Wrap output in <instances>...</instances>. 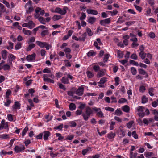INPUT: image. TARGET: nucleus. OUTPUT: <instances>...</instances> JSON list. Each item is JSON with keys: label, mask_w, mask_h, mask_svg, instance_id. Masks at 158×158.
<instances>
[{"label": "nucleus", "mask_w": 158, "mask_h": 158, "mask_svg": "<svg viewBox=\"0 0 158 158\" xmlns=\"http://www.w3.org/2000/svg\"><path fill=\"white\" fill-rule=\"evenodd\" d=\"M93 111L90 107L89 106H87L85 109L86 114L84 113L82 114L84 119L85 121L88 120L90 115L93 113Z\"/></svg>", "instance_id": "f257e3e1"}, {"label": "nucleus", "mask_w": 158, "mask_h": 158, "mask_svg": "<svg viewBox=\"0 0 158 158\" xmlns=\"http://www.w3.org/2000/svg\"><path fill=\"white\" fill-rule=\"evenodd\" d=\"M67 9L68 8L66 7H64L63 10L58 7L56 8L55 12L61 15H64L66 13L67 10Z\"/></svg>", "instance_id": "f03ea898"}, {"label": "nucleus", "mask_w": 158, "mask_h": 158, "mask_svg": "<svg viewBox=\"0 0 158 158\" xmlns=\"http://www.w3.org/2000/svg\"><path fill=\"white\" fill-rule=\"evenodd\" d=\"M15 151L17 152H19L25 149L23 145H21L19 146H16L14 148Z\"/></svg>", "instance_id": "7ed1b4c3"}, {"label": "nucleus", "mask_w": 158, "mask_h": 158, "mask_svg": "<svg viewBox=\"0 0 158 158\" xmlns=\"http://www.w3.org/2000/svg\"><path fill=\"white\" fill-rule=\"evenodd\" d=\"M111 21L110 18L106 19L104 20H101L100 22V24L102 26H106V24H109Z\"/></svg>", "instance_id": "20e7f679"}, {"label": "nucleus", "mask_w": 158, "mask_h": 158, "mask_svg": "<svg viewBox=\"0 0 158 158\" xmlns=\"http://www.w3.org/2000/svg\"><path fill=\"white\" fill-rule=\"evenodd\" d=\"M84 90L83 87H80L77 89L76 90L75 93L78 96H81L83 94Z\"/></svg>", "instance_id": "39448f33"}, {"label": "nucleus", "mask_w": 158, "mask_h": 158, "mask_svg": "<svg viewBox=\"0 0 158 158\" xmlns=\"http://www.w3.org/2000/svg\"><path fill=\"white\" fill-rule=\"evenodd\" d=\"M43 139L44 140H46L48 139V138L50 135V132L48 131H44L43 133Z\"/></svg>", "instance_id": "423d86ee"}, {"label": "nucleus", "mask_w": 158, "mask_h": 158, "mask_svg": "<svg viewBox=\"0 0 158 158\" xmlns=\"http://www.w3.org/2000/svg\"><path fill=\"white\" fill-rule=\"evenodd\" d=\"M35 56L36 55L35 53L28 55L26 57V59L28 61L33 60H35Z\"/></svg>", "instance_id": "0eeeda50"}, {"label": "nucleus", "mask_w": 158, "mask_h": 158, "mask_svg": "<svg viewBox=\"0 0 158 158\" xmlns=\"http://www.w3.org/2000/svg\"><path fill=\"white\" fill-rule=\"evenodd\" d=\"M86 11L87 13L89 14L96 15L98 14V11L95 10L88 9Z\"/></svg>", "instance_id": "6e6552de"}, {"label": "nucleus", "mask_w": 158, "mask_h": 158, "mask_svg": "<svg viewBox=\"0 0 158 158\" xmlns=\"http://www.w3.org/2000/svg\"><path fill=\"white\" fill-rule=\"evenodd\" d=\"M106 70L105 69H102L99 71L97 75L98 77H102L105 75V72Z\"/></svg>", "instance_id": "1a4fd4ad"}, {"label": "nucleus", "mask_w": 158, "mask_h": 158, "mask_svg": "<svg viewBox=\"0 0 158 158\" xmlns=\"http://www.w3.org/2000/svg\"><path fill=\"white\" fill-rule=\"evenodd\" d=\"M46 43L45 42H42L38 41L36 42L37 44L41 48L44 47Z\"/></svg>", "instance_id": "9d476101"}, {"label": "nucleus", "mask_w": 158, "mask_h": 158, "mask_svg": "<svg viewBox=\"0 0 158 158\" xmlns=\"http://www.w3.org/2000/svg\"><path fill=\"white\" fill-rule=\"evenodd\" d=\"M139 73L140 74L145 75H146L145 77H147L148 76V74L145 71L142 69H138Z\"/></svg>", "instance_id": "9b49d317"}, {"label": "nucleus", "mask_w": 158, "mask_h": 158, "mask_svg": "<svg viewBox=\"0 0 158 158\" xmlns=\"http://www.w3.org/2000/svg\"><path fill=\"white\" fill-rule=\"evenodd\" d=\"M61 82L64 84H68L69 81L68 78L65 76L63 77L61 79Z\"/></svg>", "instance_id": "f8f14e48"}, {"label": "nucleus", "mask_w": 158, "mask_h": 158, "mask_svg": "<svg viewBox=\"0 0 158 158\" xmlns=\"http://www.w3.org/2000/svg\"><path fill=\"white\" fill-rule=\"evenodd\" d=\"M7 52L6 50H2L1 52L2 56V58L4 59H6L7 58Z\"/></svg>", "instance_id": "ddd939ff"}, {"label": "nucleus", "mask_w": 158, "mask_h": 158, "mask_svg": "<svg viewBox=\"0 0 158 158\" xmlns=\"http://www.w3.org/2000/svg\"><path fill=\"white\" fill-rule=\"evenodd\" d=\"M96 19L94 17H90L88 19V22L91 24H93L96 21Z\"/></svg>", "instance_id": "4468645a"}, {"label": "nucleus", "mask_w": 158, "mask_h": 158, "mask_svg": "<svg viewBox=\"0 0 158 158\" xmlns=\"http://www.w3.org/2000/svg\"><path fill=\"white\" fill-rule=\"evenodd\" d=\"M72 90H73V91H68L67 94L69 95L72 96L73 97V94L75 93L76 89L75 88H73L72 89Z\"/></svg>", "instance_id": "2eb2a0df"}, {"label": "nucleus", "mask_w": 158, "mask_h": 158, "mask_svg": "<svg viewBox=\"0 0 158 158\" xmlns=\"http://www.w3.org/2000/svg\"><path fill=\"white\" fill-rule=\"evenodd\" d=\"M122 110L123 111L126 113H128L129 111L130 107L127 105H125L122 107Z\"/></svg>", "instance_id": "dca6fc26"}, {"label": "nucleus", "mask_w": 158, "mask_h": 158, "mask_svg": "<svg viewBox=\"0 0 158 158\" xmlns=\"http://www.w3.org/2000/svg\"><path fill=\"white\" fill-rule=\"evenodd\" d=\"M48 34V29L43 30L41 33V35L42 37H44L46 35Z\"/></svg>", "instance_id": "f3484780"}, {"label": "nucleus", "mask_w": 158, "mask_h": 158, "mask_svg": "<svg viewBox=\"0 0 158 158\" xmlns=\"http://www.w3.org/2000/svg\"><path fill=\"white\" fill-rule=\"evenodd\" d=\"M23 32L25 35H30L31 33V31L26 30L25 28H23Z\"/></svg>", "instance_id": "a211bd4d"}, {"label": "nucleus", "mask_w": 158, "mask_h": 158, "mask_svg": "<svg viewBox=\"0 0 158 158\" xmlns=\"http://www.w3.org/2000/svg\"><path fill=\"white\" fill-rule=\"evenodd\" d=\"M39 21L41 23L43 24H46V20L45 19L42 17L40 16V17L38 19Z\"/></svg>", "instance_id": "6ab92c4d"}, {"label": "nucleus", "mask_w": 158, "mask_h": 158, "mask_svg": "<svg viewBox=\"0 0 158 158\" xmlns=\"http://www.w3.org/2000/svg\"><path fill=\"white\" fill-rule=\"evenodd\" d=\"M145 155L147 158H149L151 156H154V154L153 152H145Z\"/></svg>", "instance_id": "aec40b11"}, {"label": "nucleus", "mask_w": 158, "mask_h": 158, "mask_svg": "<svg viewBox=\"0 0 158 158\" xmlns=\"http://www.w3.org/2000/svg\"><path fill=\"white\" fill-rule=\"evenodd\" d=\"M35 45L34 44H29L28 47L27 48L26 50L27 51H30L32 48L35 47Z\"/></svg>", "instance_id": "412c9836"}, {"label": "nucleus", "mask_w": 158, "mask_h": 158, "mask_svg": "<svg viewBox=\"0 0 158 158\" xmlns=\"http://www.w3.org/2000/svg\"><path fill=\"white\" fill-rule=\"evenodd\" d=\"M76 105L75 104L71 103L70 104L69 106V109L71 110H73L76 109Z\"/></svg>", "instance_id": "4be33fe9"}, {"label": "nucleus", "mask_w": 158, "mask_h": 158, "mask_svg": "<svg viewBox=\"0 0 158 158\" xmlns=\"http://www.w3.org/2000/svg\"><path fill=\"white\" fill-rule=\"evenodd\" d=\"M44 80L45 82H50V79L48 78L47 74H44L43 75Z\"/></svg>", "instance_id": "5701e85b"}, {"label": "nucleus", "mask_w": 158, "mask_h": 158, "mask_svg": "<svg viewBox=\"0 0 158 158\" xmlns=\"http://www.w3.org/2000/svg\"><path fill=\"white\" fill-rule=\"evenodd\" d=\"M116 135L115 133H113L112 132H110L108 135L107 137L109 139H111L114 137Z\"/></svg>", "instance_id": "b1692460"}, {"label": "nucleus", "mask_w": 158, "mask_h": 158, "mask_svg": "<svg viewBox=\"0 0 158 158\" xmlns=\"http://www.w3.org/2000/svg\"><path fill=\"white\" fill-rule=\"evenodd\" d=\"M61 15H54L52 17V19L53 21H55L59 20L60 19H61Z\"/></svg>", "instance_id": "393cba45"}, {"label": "nucleus", "mask_w": 158, "mask_h": 158, "mask_svg": "<svg viewBox=\"0 0 158 158\" xmlns=\"http://www.w3.org/2000/svg\"><path fill=\"white\" fill-rule=\"evenodd\" d=\"M82 37H79V40L82 41H84L85 40V39L86 36V32H85L82 35Z\"/></svg>", "instance_id": "a878e982"}, {"label": "nucleus", "mask_w": 158, "mask_h": 158, "mask_svg": "<svg viewBox=\"0 0 158 158\" xmlns=\"http://www.w3.org/2000/svg\"><path fill=\"white\" fill-rule=\"evenodd\" d=\"M20 104L18 102H15V104L13 108L16 109H19L20 108Z\"/></svg>", "instance_id": "bb28decb"}, {"label": "nucleus", "mask_w": 158, "mask_h": 158, "mask_svg": "<svg viewBox=\"0 0 158 158\" xmlns=\"http://www.w3.org/2000/svg\"><path fill=\"white\" fill-rule=\"evenodd\" d=\"M11 94V91L9 89H8L6 93V98L8 99L9 98V95H10Z\"/></svg>", "instance_id": "cd10ccee"}, {"label": "nucleus", "mask_w": 158, "mask_h": 158, "mask_svg": "<svg viewBox=\"0 0 158 158\" xmlns=\"http://www.w3.org/2000/svg\"><path fill=\"white\" fill-rule=\"evenodd\" d=\"M134 123V121H131L127 123L126 126L128 128H130Z\"/></svg>", "instance_id": "c85d7f7f"}, {"label": "nucleus", "mask_w": 158, "mask_h": 158, "mask_svg": "<svg viewBox=\"0 0 158 158\" xmlns=\"http://www.w3.org/2000/svg\"><path fill=\"white\" fill-rule=\"evenodd\" d=\"M146 55V54L144 52H139V56L142 59H144L145 58Z\"/></svg>", "instance_id": "c756f323"}, {"label": "nucleus", "mask_w": 158, "mask_h": 158, "mask_svg": "<svg viewBox=\"0 0 158 158\" xmlns=\"http://www.w3.org/2000/svg\"><path fill=\"white\" fill-rule=\"evenodd\" d=\"M86 73L89 78H91L94 76V75L90 71H87Z\"/></svg>", "instance_id": "7c9ffc66"}, {"label": "nucleus", "mask_w": 158, "mask_h": 158, "mask_svg": "<svg viewBox=\"0 0 158 158\" xmlns=\"http://www.w3.org/2000/svg\"><path fill=\"white\" fill-rule=\"evenodd\" d=\"M131 72L133 75H135L136 74L137 71L135 68L132 67L131 68Z\"/></svg>", "instance_id": "2f4dec72"}, {"label": "nucleus", "mask_w": 158, "mask_h": 158, "mask_svg": "<svg viewBox=\"0 0 158 158\" xmlns=\"http://www.w3.org/2000/svg\"><path fill=\"white\" fill-rule=\"evenodd\" d=\"M148 98L146 97L145 96H143L142 98V103H145L148 101Z\"/></svg>", "instance_id": "473e14b6"}, {"label": "nucleus", "mask_w": 158, "mask_h": 158, "mask_svg": "<svg viewBox=\"0 0 158 158\" xmlns=\"http://www.w3.org/2000/svg\"><path fill=\"white\" fill-rule=\"evenodd\" d=\"M117 54L118 57L120 58H122L123 56V52L119 50L117 51Z\"/></svg>", "instance_id": "72a5a7b5"}, {"label": "nucleus", "mask_w": 158, "mask_h": 158, "mask_svg": "<svg viewBox=\"0 0 158 158\" xmlns=\"http://www.w3.org/2000/svg\"><path fill=\"white\" fill-rule=\"evenodd\" d=\"M86 32L87 33L88 35L89 36H91L93 35V33L90 28H87L86 29Z\"/></svg>", "instance_id": "f704fd0d"}, {"label": "nucleus", "mask_w": 158, "mask_h": 158, "mask_svg": "<svg viewBox=\"0 0 158 158\" xmlns=\"http://www.w3.org/2000/svg\"><path fill=\"white\" fill-rule=\"evenodd\" d=\"M95 54V53L93 51H89L87 53V56L88 57L93 56Z\"/></svg>", "instance_id": "c9c22d12"}, {"label": "nucleus", "mask_w": 158, "mask_h": 158, "mask_svg": "<svg viewBox=\"0 0 158 158\" xmlns=\"http://www.w3.org/2000/svg\"><path fill=\"white\" fill-rule=\"evenodd\" d=\"M28 24H29L28 27L30 29H31L33 27L35 26V24L31 21H29Z\"/></svg>", "instance_id": "e433bc0d"}, {"label": "nucleus", "mask_w": 158, "mask_h": 158, "mask_svg": "<svg viewBox=\"0 0 158 158\" xmlns=\"http://www.w3.org/2000/svg\"><path fill=\"white\" fill-rule=\"evenodd\" d=\"M22 44L20 43H17L15 45V49L16 50H18L21 47Z\"/></svg>", "instance_id": "4c0bfd02"}, {"label": "nucleus", "mask_w": 158, "mask_h": 158, "mask_svg": "<svg viewBox=\"0 0 158 158\" xmlns=\"http://www.w3.org/2000/svg\"><path fill=\"white\" fill-rule=\"evenodd\" d=\"M28 127H26L23 130L22 133V136L23 137L26 134V133L27 132V131H28Z\"/></svg>", "instance_id": "58836bf2"}, {"label": "nucleus", "mask_w": 158, "mask_h": 158, "mask_svg": "<svg viewBox=\"0 0 158 158\" xmlns=\"http://www.w3.org/2000/svg\"><path fill=\"white\" fill-rule=\"evenodd\" d=\"M28 9L26 10V13L27 14L31 13L34 10V9L33 7L31 6H29L28 7Z\"/></svg>", "instance_id": "ea45409f"}, {"label": "nucleus", "mask_w": 158, "mask_h": 158, "mask_svg": "<svg viewBox=\"0 0 158 158\" xmlns=\"http://www.w3.org/2000/svg\"><path fill=\"white\" fill-rule=\"evenodd\" d=\"M115 114L117 115H120L122 114V112L120 110L117 109L115 112Z\"/></svg>", "instance_id": "a19ab883"}, {"label": "nucleus", "mask_w": 158, "mask_h": 158, "mask_svg": "<svg viewBox=\"0 0 158 158\" xmlns=\"http://www.w3.org/2000/svg\"><path fill=\"white\" fill-rule=\"evenodd\" d=\"M56 136L58 137V139L59 140H61L64 139V137L62 136L59 133H56Z\"/></svg>", "instance_id": "79ce46f5"}, {"label": "nucleus", "mask_w": 158, "mask_h": 158, "mask_svg": "<svg viewBox=\"0 0 158 158\" xmlns=\"http://www.w3.org/2000/svg\"><path fill=\"white\" fill-rule=\"evenodd\" d=\"M109 55L108 54H106L104 56L103 61L104 63L107 61L108 59L109 58Z\"/></svg>", "instance_id": "37998d69"}, {"label": "nucleus", "mask_w": 158, "mask_h": 158, "mask_svg": "<svg viewBox=\"0 0 158 158\" xmlns=\"http://www.w3.org/2000/svg\"><path fill=\"white\" fill-rule=\"evenodd\" d=\"M7 127L8 125L7 123L5 124H1V125L0 126V130H2L3 128H6Z\"/></svg>", "instance_id": "c03bdc74"}, {"label": "nucleus", "mask_w": 158, "mask_h": 158, "mask_svg": "<svg viewBox=\"0 0 158 158\" xmlns=\"http://www.w3.org/2000/svg\"><path fill=\"white\" fill-rule=\"evenodd\" d=\"M106 81V78L105 77L102 78L101 79L99 83L100 84H103Z\"/></svg>", "instance_id": "a18cd8bd"}, {"label": "nucleus", "mask_w": 158, "mask_h": 158, "mask_svg": "<svg viewBox=\"0 0 158 158\" xmlns=\"http://www.w3.org/2000/svg\"><path fill=\"white\" fill-rule=\"evenodd\" d=\"M127 101V99L125 98H120L118 101L119 103H123Z\"/></svg>", "instance_id": "49530a36"}, {"label": "nucleus", "mask_w": 158, "mask_h": 158, "mask_svg": "<svg viewBox=\"0 0 158 158\" xmlns=\"http://www.w3.org/2000/svg\"><path fill=\"white\" fill-rule=\"evenodd\" d=\"M90 149V148H88L86 149L83 150L82 152V154L83 155H85Z\"/></svg>", "instance_id": "de8ad7c7"}, {"label": "nucleus", "mask_w": 158, "mask_h": 158, "mask_svg": "<svg viewBox=\"0 0 158 158\" xmlns=\"http://www.w3.org/2000/svg\"><path fill=\"white\" fill-rule=\"evenodd\" d=\"M125 21L123 19L122 17L120 16L118 18V20L117 21L116 23L121 24L123 22Z\"/></svg>", "instance_id": "09e8293b"}, {"label": "nucleus", "mask_w": 158, "mask_h": 158, "mask_svg": "<svg viewBox=\"0 0 158 158\" xmlns=\"http://www.w3.org/2000/svg\"><path fill=\"white\" fill-rule=\"evenodd\" d=\"M58 85L59 87L60 88L64 90H66V89L65 88L64 85L63 84L60 83H58Z\"/></svg>", "instance_id": "8fccbe9b"}, {"label": "nucleus", "mask_w": 158, "mask_h": 158, "mask_svg": "<svg viewBox=\"0 0 158 158\" xmlns=\"http://www.w3.org/2000/svg\"><path fill=\"white\" fill-rule=\"evenodd\" d=\"M3 68L4 70H8L10 69V66L7 64H5L3 66Z\"/></svg>", "instance_id": "3c124183"}, {"label": "nucleus", "mask_w": 158, "mask_h": 158, "mask_svg": "<svg viewBox=\"0 0 158 158\" xmlns=\"http://www.w3.org/2000/svg\"><path fill=\"white\" fill-rule=\"evenodd\" d=\"M132 135H133V137L135 139H138V135L136 134L135 131H134L132 132Z\"/></svg>", "instance_id": "603ef678"}, {"label": "nucleus", "mask_w": 158, "mask_h": 158, "mask_svg": "<svg viewBox=\"0 0 158 158\" xmlns=\"http://www.w3.org/2000/svg\"><path fill=\"white\" fill-rule=\"evenodd\" d=\"M8 135L7 134H2L0 135V138L4 139L8 138Z\"/></svg>", "instance_id": "864d4df0"}, {"label": "nucleus", "mask_w": 158, "mask_h": 158, "mask_svg": "<svg viewBox=\"0 0 158 158\" xmlns=\"http://www.w3.org/2000/svg\"><path fill=\"white\" fill-rule=\"evenodd\" d=\"M81 15V16L80 18V20H82L84 19L86 17L85 13H82Z\"/></svg>", "instance_id": "5fc2aeb1"}, {"label": "nucleus", "mask_w": 158, "mask_h": 158, "mask_svg": "<svg viewBox=\"0 0 158 158\" xmlns=\"http://www.w3.org/2000/svg\"><path fill=\"white\" fill-rule=\"evenodd\" d=\"M129 62L130 64H132L136 66H138L139 65L138 62H137L133 60H130Z\"/></svg>", "instance_id": "6e6d98bb"}, {"label": "nucleus", "mask_w": 158, "mask_h": 158, "mask_svg": "<svg viewBox=\"0 0 158 158\" xmlns=\"http://www.w3.org/2000/svg\"><path fill=\"white\" fill-rule=\"evenodd\" d=\"M86 104H83L82 103H81L79 106V108L81 110H82L84 108Z\"/></svg>", "instance_id": "4d7b16f0"}, {"label": "nucleus", "mask_w": 158, "mask_h": 158, "mask_svg": "<svg viewBox=\"0 0 158 158\" xmlns=\"http://www.w3.org/2000/svg\"><path fill=\"white\" fill-rule=\"evenodd\" d=\"M153 89L152 88H150L148 89V92L151 96H153L154 94L152 93Z\"/></svg>", "instance_id": "13d9d810"}, {"label": "nucleus", "mask_w": 158, "mask_h": 158, "mask_svg": "<svg viewBox=\"0 0 158 158\" xmlns=\"http://www.w3.org/2000/svg\"><path fill=\"white\" fill-rule=\"evenodd\" d=\"M138 56L135 53H133L132 54L131 56V58L134 60H137V59Z\"/></svg>", "instance_id": "bf43d9fd"}, {"label": "nucleus", "mask_w": 158, "mask_h": 158, "mask_svg": "<svg viewBox=\"0 0 158 158\" xmlns=\"http://www.w3.org/2000/svg\"><path fill=\"white\" fill-rule=\"evenodd\" d=\"M105 110H106L109 111L111 112H113L114 110V108L109 107H105Z\"/></svg>", "instance_id": "052dcab7"}, {"label": "nucleus", "mask_w": 158, "mask_h": 158, "mask_svg": "<svg viewBox=\"0 0 158 158\" xmlns=\"http://www.w3.org/2000/svg\"><path fill=\"white\" fill-rule=\"evenodd\" d=\"M115 84L116 85H118L119 84V78L118 77H116L115 79Z\"/></svg>", "instance_id": "680f3d73"}, {"label": "nucleus", "mask_w": 158, "mask_h": 158, "mask_svg": "<svg viewBox=\"0 0 158 158\" xmlns=\"http://www.w3.org/2000/svg\"><path fill=\"white\" fill-rule=\"evenodd\" d=\"M139 90L140 92L142 93L145 90V87L143 85H142L140 86L139 88Z\"/></svg>", "instance_id": "e2e57ef3"}, {"label": "nucleus", "mask_w": 158, "mask_h": 158, "mask_svg": "<svg viewBox=\"0 0 158 158\" xmlns=\"http://www.w3.org/2000/svg\"><path fill=\"white\" fill-rule=\"evenodd\" d=\"M2 3L5 4L8 8H9L10 7L9 3L5 0H3Z\"/></svg>", "instance_id": "0e129e2a"}, {"label": "nucleus", "mask_w": 158, "mask_h": 158, "mask_svg": "<svg viewBox=\"0 0 158 158\" xmlns=\"http://www.w3.org/2000/svg\"><path fill=\"white\" fill-rule=\"evenodd\" d=\"M145 108L143 106H139L137 108V110L138 111L143 112Z\"/></svg>", "instance_id": "69168bd1"}, {"label": "nucleus", "mask_w": 158, "mask_h": 158, "mask_svg": "<svg viewBox=\"0 0 158 158\" xmlns=\"http://www.w3.org/2000/svg\"><path fill=\"white\" fill-rule=\"evenodd\" d=\"M29 41L28 43L29 44L30 43L34 42L35 40V38L34 37H31L29 39Z\"/></svg>", "instance_id": "338daca9"}, {"label": "nucleus", "mask_w": 158, "mask_h": 158, "mask_svg": "<svg viewBox=\"0 0 158 158\" xmlns=\"http://www.w3.org/2000/svg\"><path fill=\"white\" fill-rule=\"evenodd\" d=\"M100 69V67L98 66L95 65L93 67V69L95 72H97V71L99 70Z\"/></svg>", "instance_id": "774afa93"}]
</instances>
